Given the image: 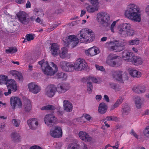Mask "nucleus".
I'll return each mask as SVG.
<instances>
[{
    "label": "nucleus",
    "instance_id": "1",
    "mask_svg": "<svg viewBox=\"0 0 149 149\" xmlns=\"http://www.w3.org/2000/svg\"><path fill=\"white\" fill-rule=\"evenodd\" d=\"M78 38L74 35H70L63 38V40L67 45H70L74 47L78 44L79 41L81 42L87 43L92 41L95 38V35L92 31L88 29H81L78 35Z\"/></svg>",
    "mask_w": 149,
    "mask_h": 149
},
{
    "label": "nucleus",
    "instance_id": "2",
    "mask_svg": "<svg viewBox=\"0 0 149 149\" xmlns=\"http://www.w3.org/2000/svg\"><path fill=\"white\" fill-rule=\"evenodd\" d=\"M125 16L134 22H139L141 20V14L138 6L134 3L129 5L125 10Z\"/></svg>",
    "mask_w": 149,
    "mask_h": 149
},
{
    "label": "nucleus",
    "instance_id": "3",
    "mask_svg": "<svg viewBox=\"0 0 149 149\" xmlns=\"http://www.w3.org/2000/svg\"><path fill=\"white\" fill-rule=\"evenodd\" d=\"M38 63L41 66L44 74L46 75H53L58 70L57 65L52 62L50 63V65L48 62L45 60L38 62Z\"/></svg>",
    "mask_w": 149,
    "mask_h": 149
},
{
    "label": "nucleus",
    "instance_id": "4",
    "mask_svg": "<svg viewBox=\"0 0 149 149\" xmlns=\"http://www.w3.org/2000/svg\"><path fill=\"white\" fill-rule=\"evenodd\" d=\"M97 22L104 26L107 27L111 24L110 16L107 13L102 11L98 13L96 15Z\"/></svg>",
    "mask_w": 149,
    "mask_h": 149
},
{
    "label": "nucleus",
    "instance_id": "5",
    "mask_svg": "<svg viewBox=\"0 0 149 149\" xmlns=\"http://www.w3.org/2000/svg\"><path fill=\"white\" fill-rule=\"evenodd\" d=\"M111 75L113 79L122 83L124 81L128 79V74L120 71H112L111 72Z\"/></svg>",
    "mask_w": 149,
    "mask_h": 149
},
{
    "label": "nucleus",
    "instance_id": "6",
    "mask_svg": "<svg viewBox=\"0 0 149 149\" xmlns=\"http://www.w3.org/2000/svg\"><path fill=\"white\" fill-rule=\"evenodd\" d=\"M109 49L115 52H119L122 51L124 48V46L116 40L108 42L106 43Z\"/></svg>",
    "mask_w": 149,
    "mask_h": 149
},
{
    "label": "nucleus",
    "instance_id": "7",
    "mask_svg": "<svg viewBox=\"0 0 149 149\" xmlns=\"http://www.w3.org/2000/svg\"><path fill=\"white\" fill-rule=\"evenodd\" d=\"M118 56L116 54H110L108 56L106 60V63L109 65L113 67H118L120 64V61H114L117 59Z\"/></svg>",
    "mask_w": 149,
    "mask_h": 149
},
{
    "label": "nucleus",
    "instance_id": "8",
    "mask_svg": "<svg viewBox=\"0 0 149 149\" xmlns=\"http://www.w3.org/2000/svg\"><path fill=\"white\" fill-rule=\"evenodd\" d=\"M74 70L81 71L85 69L87 66L85 61L82 59H78L74 64H73Z\"/></svg>",
    "mask_w": 149,
    "mask_h": 149
},
{
    "label": "nucleus",
    "instance_id": "9",
    "mask_svg": "<svg viewBox=\"0 0 149 149\" xmlns=\"http://www.w3.org/2000/svg\"><path fill=\"white\" fill-rule=\"evenodd\" d=\"M16 15L18 18V21L21 23L26 24L29 23L30 21L29 16L25 12H20Z\"/></svg>",
    "mask_w": 149,
    "mask_h": 149
},
{
    "label": "nucleus",
    "instance_id": "10",
    "mask_svg": "<svg viewBox=\"0 0 149 149\" xmlns=\"http://www.w3.org/2000/svg\"><path fill=\"white\" fill-rule=\"evenodd\" d=\"M73 63L67 61H61L60 62L59 66L63 71L67 72L73 71Z\"/></svg>",
    "mask_w": 149,
    "mask_h": 149
},
{
    "label": "nucleus",
    "instance_id": "11",
    "mask_svg": "<svg viewBox=\"0 0 149 149\" xmlns=\"http://www.w3.org/2000/svg\"><path fill=\"white\" fill-rule=\"evenodd\" d=\"M70 88V85L67 83H61L58 84L56 90L60 94L63 93Z\"/></svg>",
    "mask_w": 149,
    "mask_h": 149
},
{
    "label": "nucleus",
    "instance_id": "12",
    "mask_svg": "<svg viewBox=\"0 0 149 149\" xmlns=\"http://www.w3.org/2000/svg\"><path fill=\"white\" fill-rule=\"evenodd\" d=\"M57 120L56 117L52 114H47L44 118V121L45 124L48 126H51Z\"/></svg>",
    "mask_w": 149,
    "mask_h": 149
},
{
    "label": "nucleus",
    "instance_id": "13",
    "mask_svg": "<svg viewBox=\"0 0 149 149\" xmlns=\"http://www.w3.org/2000/svg\"><path fill=\"white\" fill-rule=\"evenodd\" d=\"M50 134V135L54 138H58L62 135V132L61 127L56 126L51 129Z\"/></svg>",
    "mask_w": 149,
    "mask_h": 149
},
{
    "label": "nucleus",
    "instance_id": "14",
    "mask_svg": "<svg viewBox=\"0 0 149 149\" xmlns=\"http://www.w3.org/2000/svg\"><path fill=\"white\" fill-rule=\"evenodd\" d=\"M131 25L129 23H122L119 24L118 27L119 33L122 36L125 35L126 31L128 28H130Z\"/></svg>",
    "mask_w": 149,
    "mask_h": 149
},
{
    "label": "nucleus",
    "instance_id": "15",
    "mask_svg": "<svg viewBox=\"0 0 149 149\" xmlns=\"http://www.w3.org/2000/svg\"><path fill=\"white\" fill-rule=\"evenodd\" d=\"M10 103L11 108L14 109L15 107L17 106L18 107H21L22 103L20 99L17 97L12 96L10 98Z\"/></svg>",
    "mask_w": 149,
    "mask_h": 149
},
{
    "label": "nucleus",
    "instance_id": "16",
    "mask_svg": "<svg viewBox=\"0 0 149 149\" xmlns=\"http://www.w3.org/2000/svg\"><path fill=\"white\" fill-rule=\"evenodd\" d=\"M28 86L29 91L34 94H37L41 90V87L35 83H29Z\"/></svg>",
    "mask_w": 149,
    "mask_h": 149
},
{
    "label": "nucleus",
    "instance_id": "17",
    "mask_svg": "<svg viewBox=\"0 0 149 149\" xmlns=\"http://www.w3.org/2000/svg\"><path fill=\"white\" fill-rule=\"evenodd\" d=\"M56 91V87L54 85H48L45 89V95L49 97H52L55 95Z\"/></svg>",
    "mask_w": 149,
    "mask_h": 149
},
{
    "label": "nucleus",
    "instance_id": "18",
    "mask_svg": "<svg viewBox=\"0 0 149 149\" xmlns=\"http://www.w3.org/2000/svg\"><path fill=\"white\" fill-rule=\"evenodd\" d=\"M27 122L30 128L33 130L36 129L39 124L38 120L36 118L29 119L27 121Z\"/></svg>",
    "mask_w": 149,
    "mask_h": 149
},
{
    "label": "nucleus",
    "instance_id": "19",
    "mask_svg": "<svg viewBox=\"0 0 149 149\" xmlns=\"http://www.w3.org/2000/svg\"><path fill=\"white\" fill-rule=\"evenodd\" d=\"M85 54L88 56H92L99 53V49L95 47H93L85 51Z\"/></svg>",
    "mask_w": 149,
    "mask_h": 149
},
{
    "label": "nucleus",
    "instance_id": "20",
    "mask_svg": "<svg viewBox=\"0 0 149 149\" xmlns=\"http://www.w3.org/2000/svg\"><path fill=\"white\" fill-rule=\"evenodd\" d=\"M7 88L12 90L13 92H15L17 89V86L16 81L13 79L8 80L7 84Z\"/></svg>",
    "mask_w": 149,
    "mask_h": 149
},
{
    "label": "nucleus",
    "instance_id": "21",
    "mask_svg": "<svg viewBox=\"0 0 149 149\" xmlns=\"http://www.w3.org/2000/svg\"><path fill=\"white\" fill-rule=\"evenodd\" d=\"M59 46L56 43L51 44L50 51L52 54L54 56H56L58 54L60 51Z\"/></svg>",
    "mask_w": 149,
    "mask_h": 149
},
{
    "label": "nucleus",
    "instance_id": "22",
    "mask_svg": "<svg viewBox=\"0 0 149 149\" xmlns=\"http://www.w3.org/2000/svg\"><path fill=\"white\" fill-rule=\"evenodd\" d=\"M80 138L85 142H89L92 140L91 137L86 132L82 131H80L79 134Z\"/></svg>",
    "mask_w": 149,
    "mask_h": 149
},
{
    "label": "nucleus",
    "instance_id": "23",
    "mask_svg": "<svg viewBox=\"0 0 149 149\" xmlns=\"http://www.w3.org/2000/svg\"><path fill=\"white\" fill-rule=\"evenodd\" d=\"M63 105L64 110L67 112H70L72 111L73 106L72 104L69 101L65 100L63 101Z\"/></svg>",
    "mask_w": 149,
    "mask_h": 149
},
{
    "label": "nucleus",
    "instance_id": "24",
    "mask_svg": "<svg viewBox=\"0 0 149 149\" xmlns=\"http://www.w3.org/2000/svg\"><path fill=\"white\" fill-rule=\"evenodd\" d=\"M10 73L15 79H17L20 81H23V77L22 74L20 72L16 70H12L10 71Z\"/></svg>",
    "mask_w": 149,
    "mask_h": 149
},
{
    "label": "nucleus",
    "instance_id": "25",
    "mask_svg": "<svg viewBox=\"0 0 149 149\" xmlns=\"http://www.w3.org/2000/svg\"><path fill=\"white\" fill-rule=\"evenodd\" d=\"M132 53L128 51L125 50L122 52V58L125 61L131 62V58L130 57L132 56Z\"/></svg>",
    "mask_w": 149,
    "mask_h": 149
},
{
    "label": "nucleus",
    "instance_id": "26",
    "mask_svg": "<svg viewBox=\"0 0 149 149\" xmlns=\"http://www.w3.org/2000/svg\"><path fill=\"white\" fill-rule=\"evenodd\" d=\"M131 60V62L136 65H141L143 62V60L141 57L135 56H132Z\"/></svg>",
    "mask_w": 149,
    "mask_h": 149
},
{
    "label": "nucleus",
    "instance_id": "27",
    "mask_svg": "<svg viewBox=\"0 0 149 149\" xmlns=\"http://www.w3.org/2000/svg\"><path fill=\"white\" fill-rule=\"evenodd\" d=\"M129 71L130 75L133 77H140L141 76V72L135 69H129Z\"/></svg>",
    "mask_w": 149,
    "mask_h": 149
},
{
    "label": "nucleus",
    "instance_id": "28",
    "mask_svg": "<svg viewBox=\"0 0 149 149\" xmlns=\"http://www.w3.org/2000/svg\"><path fill=\"white\" fill-rule=\"evenodd\" d=\"M107 109V107L106 104L104 103H102L99 105L98 112L100 114H103L106 112Z\"/></svg>",
    "mask_w": 149,
    "mask_h": 149
},
{
    "label": "nucleus",
    "instance_id": "29",
    "mask_svg": "<svg viewBox=\"0 0 149 149\" xmlns=\"http://www.w3.org/2000/svg\"><path fill=\"white\" fill-rule=\"evenodd\" d=\"M124 99L123 96L120 97L115 102L114 104L111 106L110 108V110H112L118 107L122 103Z\"/></svg>",
    "mask_w": 149,
    "mask_h": 149
},
{
    "label": "nucleus",
    "instance_id": "30",
    "mask_svg": "<svg viewBox=\"0 0 149 149\" xmlns=\"http://www.w3.org/2000/svg\"><path fill=\"white\" fill-rule=\"evenodd\" d=\"M23 107L25 111L29 112L31 110V104L30 100H26L25 101Z\"/></svg>",
    "mask_w": 149,
    "mask_h": 149
},
{
    "label": "nucleus",
    "instance_id": "31",
    "mask_svg": "<svg viewBox=\"0 0 149 149\" xmlns=\"http://www.w3.org/2000/svg\"><path fill=\"white\" fill-rule=\"evenodd\" d=\"M99 8L98 6L89 5L86 8L87 11L89 13H93L97 11Z\"/></svg>",
    "mask_w": 149,
    "mask_h": 149
},
{
    "label": "nucleus",
    "instance_id": "32",
    "mask_svg": "<svg viewBox=\"0 0 149 149\" xmlns=\"http://www.w3.org/2000/svg\"><path fill=\"white\" fill-rule=\"evenodd\" d=\"M11 139L15 142H18L20 139V136L19 133L18 132H13L11 135Z\"/></svg>",
    "mask_w": 149,
    "mask_h": 149
},
{
    "label": "nucleus",
    "instance_id": "33",
    "mask_svg": "<svg viewBox=\"0 0 149 149\" xmlns=\"http://www.w3.org/2000/svg\"><path fill=\"white\" fill-rule=\"evenodd\" d=\"M67 53L68 50L67 48L64 47L61 48V51L59 52L58 54L61 58H64L66 57Z\"/></svg>",
    "mask_w": 149,
    "mask_h": 149
},
{
    "label": "nucleus",
    "instance_id": "34",
    "mask_svg": "<svg viewBox=\"0 0 149 149\" xmlns=\"http://www.w3.org/2000/svg\"><path fill=\"white\" fill-rule=\"evenodd\" d=\"M134 100L137 108L138 109L140 108L142 104L140 97L138 96H135Z\"/></svg>",
    "mask_w": 149,
    "mask_h": 149
},
{
    "label": "nucleus",
    "instance_id": "35",
    "mask_svg": "<svg viewBox=\"0 0 149 149\" xmlns=\"http://www.w3.org/2000/svg\"><path fill=\"white\" fill-rule=\"evenodd\" d=\"M8 80V77L3 75H0V84L7 85Z\"/></svg>",
    "mask_w": 149,
    "mask_h": 149
},
{
    "label": "nucleus",
    "instance_id": "36",
    "mask_svg": "<svg viewBox=\"0 0 149 149\" xmlns=\"http://www.w3.org/2000/svg\"><path fill=\"white\" fill-rule=\"evenodd\" d=\"M78 146L79 144L76 141L69 144L67 149H78Z\"/></svg>",
    "mask_w": 149,
    "mask_h": 149
},
{
    "label": "nucleus",
    "instance_id": "37",
    "mask_svg": "<svg viewBox=\"0 0 149 149\" xmlns=\"http://www.w3.org/2000/svg\"><path fill=\"white\" fill-rule=\"evenodd\" d=\"M34 12L35 15L40 17H42L44 15V12L41 9L35 8L34 9Z\"/></svg>",
    "mask_w": 149,
    "mask_h": 149
},
{
    "label": "nucleus",
    "instance_id": "38",
    "mask_svg": "<svg viewBox=\"0 0 149 149\" xmlns=\"http://www.w3.org/2000/svg\"><path fill=\"white\" fill-rule=\"evenodd\" d=\"M125 33H126L124 36H131L135 34V31L134 30L130 28H128V29L127 30Z\"/></svg>",
    "mask_w": 149,
    "mask_h": 149
},
{
    "label": "nucleus",
    "instance_id": "39",
    "mask_svg": "<svg viewBox=\"0 0 149 149\" xmlns=\"http://www.w3.org/2000/svg\"><path fill=\"white\" fill-rule=\"evenodd\" d=\"M56 109L55 107L53 105H48L44 106L41 108L42 110H53Z\"/></svg>",
    "mask_w": 149,
    "mask_h": 149
},
{
    "label": "nucleus",
    "instance_id": "40",
    "mask_svg": "<svg viewBox=\"0 0 149 149\" xmlns=\"http://www.w3.org/2000/svg\"><path fill=\"white\" fill-rule=\"evenodd\" d=\"M17 49L16 47H10L6 50L5 52L7 54L14 53L17 51Z\"/></svg>",
    "mask_w": 149,
    "mask_h": 149
},
{
    "label": "nucleus",
    "instance_id": "41",
    "mask_svg": "<svg viewBox=\"0 0 149 149\" xmlns=\"http://www.w3.org/2000/svg\"><path fill=\"white\" fill-rule=\"evenodd\" d=\"M123 113L124 114H127L130 111V108L127 105H125L122 107Z\"/></svg>",
    "mask_w": 149,
    "mask_h": 149
},
{
    "label": "nucleus",
    "instance_id": "42",
    "mask_svg": "<svg viewBox=\"0 0 149 149\" xmlns=\"http://www.w3.org/2000/svg\"><path fill=\"white\" fill-rule=\"evenodd\" d=\"M128 43L131 45H137L139 43V40L138 38H136L135 39L129 40Z\"/></svg>",
    "mask_w": 149,
    "mask_h": 149
},
{
    "label": "nucleus",
    "instance_id": "43",
    "mask_svg": "<svg viewBox=\"0 0 149 149\" xmlns=\"http://www.w3.org/2000/svg\"><path fill=\"white\" fill-rule=\"evenodd\" d=\"M109 85L110 88L113 89L116 91H119L117 85L115 83L110 82L109 83Z\"/></svg>",
    "mask_w": 149,
    "mask_h": 149
},
{
    "label": "nucleus",
    "instance_id": "44",
    "mask_svg": "<svg viewBox=\"0 0 149 149\" xmlns=\"http://www.w3.org/2000/svg\"><path fill=\"white\" fill-rule=\"evenodd\" d=\"M12 122L14 126L17 127L20 125V120L19 119H13Z\"/></svg>",
    "mask_w": 149,
    "mask_h": 149
},
{
    "label": "nucleus",
    "instance_id": "45",
    "mask_svg": "<svg viewBox=\"0 0 149 149\" xmlns=\"http://www.w3.org/2000/svg\"><path fill=\"white\" fill-rule=\"evenodd\" d=\"M57 77L58 78H63L64 79H65L67 77V75L64 73L60 72L57 73Z\"/></svg>",
    "mask_w": 149,
    "mask_h": 149
},
{
    "label": "nucleus",
    "instance_id": "46",
    "mask_svg": "<svg viewBox=\"0 0 149 149\" xmlns=\"http://www.w3.org/2000/svg\"><path fill=\"white\" fill-rule=\"evenodd\" d=\"M118 20L113 21L111 24L110 26V30L111 32L113 33H115L114 28L115 27L116 23L117 22Z\"/></svg>",
    "mask_w": 149,
    "mask_h": 149
},
{
    "label": "nucleus",
    "instance_id": "47",
    "mask_svg": "<svg viewBox=\"0 0 149 149\" xmlns=\"http://www.w3.org/2000/svg\"><path fill=\"white\" fill-rule=\"evenodd\" d=\"M78 149H88V147L87 144L84 143H81V145L79 144Z\"/></svg>",
    "mask_w": 149,
    "mask_h": 149
},
{
    "label": "nucleus",
    "instance_id": "48",
    "mask_svg": "<svg viewBox=\"0 0 149 149\" xmlns=\"http://www.w3.org/2000/svg\"><path fill=\"white\" fill-rule=\"evenodd\" d=\"M106 120L108 121H117L118 119L117 117L114 116H108L107 117Z\"/></svg>",
    "mask_w": 149,
    "mask_h": 149
},
{
    "label": "nucleus",
    "instance_id": "49",
    "mask_svg": "<svg viewBox=\"0 0 149 149\" xmlns=\"http://www.w3.org/2000/svg\"><path fill=\"white\" fill-rule=\"evenodd\" d=\"M87 86L88 92V93H91L93 89V86L91 83L90 82H88L87 83Z\"/></svg>",
    "mask_w": 149,
    "mask_h": 149
},
{
    "label": "nucleus",
    "instance_id": "50",
    "mask_svg": "<svg viewBox=\"0 0 149 149\" xmlns=\"http://www.w3.org/2000/svg\"><path fill=\"white\" fill-rule=\"evenodd\" d=\"M139 86L135 85L133 86L132 88V90L133 91L137 93H139Z\"/></svg>",
    "mask_w": 149,
    "mask_h": 149
},
{
    "label": "nucleus",
    "instance_id": "51",
    "mask_svg": "<svg viewBox=\"0 0 149 149\" xmlns=\"http://www.w3.org/2000/svg\"><path fill=\"white\" fill-rule=\"evenodd\" d=\"M143 134L145 136H148L149 135V126H147L143 132Z\"/></svg>",
    "mask_w": 149,
    "mask_h": 149
},
{
    "label": "nucleus",
    "instance_id": "52",
    "mask_svg": "<svg viewBox=\"0 0 149 149\" xmlns=\"http://www.w3.org/2000/svg\"><path fill=\"white\" fill-rule=\"evenodd\" d=\"M27 41H30L34 39L33 36L31 34H27L26 36Z\"/></svg>",
    "mask_w": 149,
    "mask_h": 149
},
{
    "label": "nucleus",
    "instance_id": "53",
    "mask_svg": "<svg viewBox=\"0 0 149 149\" xmlns=\"http://www.w3.org/2000/svg\"><path fill=\"white\" fill-rule=\"evenodd\" d=\"M89 81H92L95 83H97L98 82V80L97 79L94 77H89Z\"/></svg>",
    "mask_w": 149,
    "mask_h": 149
},
{
    "label": "nucleus",
    "instance_id": "54",
    "mask_svg": "<svg viewBox=\"0 0 149 149\" xmlns=\"http://www.w3.org/2000/svg\"><path fill=\"white\" fill-rule=\"evenodd\" d=\"M95 66L96 69L99 70L104 71L105 70V69L102 66H99L97 65H95Z\"/></svg>",
    "mask_w": 149,
    "mask_h": 149
},
{
    "label": "nucleus",
    "instance_id": "55",
    "mask_svg": "<svg viewBox=\"0 0 149 149\" xmlns=\"http://www.w3.org/2000/svg\"><path fill=\"white\" fill-rule=\"evenodd\" d=\"M139 93H144L146 90V87L144 86H139Z\"/></svg>",
    "mask_w": 149,
    "mask_h": 149
},
{
    "label": "nucleus",
    "instance_id": "56",
    "mask_svg": "<svg viewBox=\"0 0 149 149\" xmlns=\"http://www.w3.org/2000/svg\"><path fill=\"white\" fill-rule=\"evenodd\" d=\"M131 134L132 135H133L134 137H135L137 139H138L139 136L137 135L134 130H131Z\"/></svg>",
    "mask_w": 149,
    "mask_h": 149
},
{
    "label": "nucleus",
    "instance_id": "57",
    "mask_svg": "<svg viewBox=\"0 0 149 149\" xmlns=\"http://www.w3.org/2000/svg\"><path fill=\"white\" fill-rule=\"evenodd\" d=\"M26 0H15V2L19 4H23L26 1Z\"/></svg>",
    "mask_w": 149,
    "mask_h": 149
},
{
    "label": "nucleus",
    "instance_id": "58",
    "mask_svg": "<svg viewBox=\"0 0 149 149\" xmlns=\"http://www.w3.org/2000/svg\"><path fill=\"white\" fill-rule=\"evenodd\" d=\"M35 21L36 22L38 23L41 24H43V20L41 19L40 18L38 17H37L35 20Z\"/></svg>",
    "mask_w": 149,
    "mask_h": 149
},
{
    "label": "nucleus",
    "instance_id": "59",
    "mask_svg": "<svg viewBox=\"0 0 149 149\" xmlns=\"http://www.w3.org/2000/svg\"><path fill=\"white\" fill-rule=\"evenodd\" d=\"M26 8H30L31 7V3L29 1H27L26 4Z\"/></svg>",
    "mask_w": 149,
    "mask_h": 149
},
{
    "label": "nucleus",
    "instance_id": "60",
    "mask_svg": "<svg viewBox=\"0 0 149 149\" xmlns=\"http://www.w3.org/2000/svg\"><path fill=\"white\" fill-rule=\"evenodd\" d=\"M30 149H42L40 147L37 145H35L31 147Z\"/></svg>",
    "mask_w": 149,
    "mask_h": 149
},
{
    "label": "nucleus",
    "instance_id": "61",
    "mask_svg": "<svg viewBox=\"0 0 149 149\" xmlns=\"http://www.w3.org/2000/svg\"><path fill=\"white\" fill-rule=\"evenodd\" d=\"M8 91L7 92L4 93V94L5 96H8L10 95L11 93L12 90L9 88H8Z\"/></svg>",
    "mask_w": 149,
    "mask_h": 149
},
{
    "label": "nucleus",
    "instance_id": "62",
    "mask_svg": "<svg viewBox=\"0 0 149 149\" xmlns=\"http://www.w3.org/2000/svg\"><path fill=\"white\" fill-rule=\"evenodd\" d=\"M85 118L88 120H89L91 118V117L90 115L87 114H85L84 115Z\"/></svg>",
    "mask_w": 149,
    "mask_h": 149
},
{
    "label": "nucleus",
    "instance_id": "63",
    "mask_svg": "<svg viewBox=\"0 0 149 149\" xmlns=\"http://www.w3.org/2000/svg\"><path fill=\"white\" fill-rule=\"evenodd\" d=\"M5 126V125L4 123H2L0 125V132H2L3 131Z\"/></svg>",
    "mask_w": 149,
    "mask_h": 149
},
{
    "label": "nucleus",
    "instance_id": "64",
    "mask_svg": "<svg viewBox=\"0 0 149 149\" xmlns=\"http://www.w3.org/2000/svg\"><path fill=\"white\" fill-rule=\"evenodd\" d=\"M145 11L147 14L149 16V5L146 8Z\"/></svg>",
    "mask_w": 149,
    "mask_h": 149
}]
</instances>
